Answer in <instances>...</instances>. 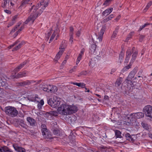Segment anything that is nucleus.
<instances>
[{
    "instance_id": "nucleus-8",
    "label": "nucleus",
    "mask_w": 152,
    "mask_h": 152,
    "mask_svg": "<svg viewBox=\"0 0 152 152\" xmlns=\"http://www.w3.org/2000/svg\"><path fill=\"white\" fill-rule=\"evenodd\" d=\"M124 135L126 140L129 141L130 142H133L136 139V137L134 135H131L129 133H124L123 134Z\"/></svg>"
},
{
    "instance_id": "nucleus-37",
    "label": "nucleus",
    "mask_w": 152,
    "mask_h": 152,
    "mask_svg": "<svg viewBox=\"0 0 152 152\" xmlns=\"http://www.w3.org/2000/svg\"><path fill=\"white\" fill-rule=\"evenodd\" d=\"M118 31V29H116L114 31L112 36V38H115L116 37L117 35V33Z\"/></svg>"
},
{
    "instance_id": "nucleus-29",
    "label": "nucleus",
    "mask_w": 152,
    "mask_h": 152,
    "mask_svg": "<svg viewBox=\"0 0 152 152\" xmlns=\"http://www.w3.org/2000/svg\"><path fill=\"white\" fill-rule=\"evenodd\" d=\"M63 50H59V52H58L57 54L56 58H57V59H58L60 58V57L62 54L63 53Z\"/></svg>"
},
{
    "instance_id": "nucleus-20",
    "label": "nucleus",
    "mask_w": 152,
    "mask_h": 152,
    "mask_svg": "<svg viewBox=\"0 0 152 152\" xmlns=\"http://www.w3.org/2000/svg\"><path fill=\"white\" fill-rule=\"evenodd\" d=\"M27 4H32V2L31 0H23L21 2V6H24Z\"/></svg>"
},
{
    "instance_id": "nucleus-46",
    "label": "nucleus",
    "mask_w": 152,
    "mask_h": 152,
    "mask_svg": "<svg viewBox=\"0 0 152 152\" xmlns=\"http://www.w3.org/2000/svg\"><path fill=\"white\" fill-rule=\"evenodd\" d=\"M56 36V33H55V32L54 31L53 33V34L52 35L50 39V41H52V40H53L55 37Z\"/></svg>"
},
{
    "instance_id": "nucleus-38",
    "label": "nucleus",
    "mask_w": 152,
    "mask_h": 152,
    "mask_svg": "<svg viewBox=\"0 0 152 152\" xmlns=\"http://www.w3.org/2000/svg\"><path fill=\"white\" fill-rule=\"evenodd\" d=\"M150 24L149 23H147L145 24L144 25H142V26H141L139 28L138 31H141L142 29L144 28L145 27L149 25Z\"/></svg>"
},
{
    "instance_id": "nucleus-25",
    "label": "nucleus",
    "mask_w": 152,
    "mask_h": 152,
    "mask_svg": "<svg viewBox=\"0 0 152 152\" xmlns=\"http://www.w3.org/2000/svg\"><path fill=\"white\" fill-rule=\"evenodd\" d=\"M72 84L74 85H76L79 87H80L82 88H85V84L83 83H77L72 82Z\"/></svg>"
},
{
    "instance_id": "nucleus-10",
    "label": "nucleus",
    "mask_w": 152,
    "mask_h": 152,
    "mask_svg": "<svg viewBox=\"0 0 152 152\" xmlns=\"http://www.w3.org/2000/svg\"><path fill=\"white\" fill-rule=\"evenodd\" d=\"M35 81L33 80H26V81L20 82L19 83L21 86H24L26 85H29L31 84L35 83Z\"/></svg>"
},
{
    "instance_id": "nucleus-50",
    "label": "nucleus",
    "mask_w": 152,
    "mask_h": 152,
    "mask_svg": "<svg viewBox=\"0 0 152 152\" xmlns=\"http://www.w3.org/2000/svg\"><path fill=\"white\" fill-rule=\"evenodd\" d=\"M7 0H4V2L3 4H2V6L3 8H4L7 4Z\"/></svg>"
},
{
    "instance_id": "nucleus-35",
    "label": "nucleus",
    "mask_w": 152,
    "mask_h": 152,
    "mask_svg": "<svg viewBox=\"0 0 152 152\" xmlns=\"http://www.w3.org/2000/svg\"><path fill=\"white\" fill-rule=\"evenodd\" d=\"M56 112L55 111H52L49 112H47L46 114H49V115H56Z\"/></svg>"
},
{
    "instance_id": "nucleus-7",
    "label": "nucleus",
    "mask_w": 152,
    "mask_h": 152,
    "mask_svg": "<svg viewBox=\"0 0 152 152\" xmlns=\"http://www.w3.org/2000/svg\"><path fill=\"white\" fill-rule=\"evenodd\" d=\"M18 44V45L16 47L13 48L12 50L15 51L17 50L20 48L21 46L25 44V42L24 41H22L20 42L19 39L17 40L13 45H10V48L13 47L15 45Z\"/></svg>"
},
{
    "instance_id": "nucleus-2",
    "label": "nucleus",
    "mask_w": 152,
    "mask_h": 152,
    "mask_svg": "<svg viewBox=\"0 0 152 152\" xmlns=\"http://www.w3.org/2000/svg\"><path fill=\"white\" fill-rule=\"evenodd\" d=\"M77 110V107L74 106H70L63 104L57 109L58 112L62 115H70L76 112Z\"/></svg>"
},
{
    "instance_id": "nucleus-61",
    "label": "nucleus",
    "mask_w": 152,
    "mask_h": 152,
    "mask_svg": "<svg viewBox=\"0 0 152 152\" xmlns=\"http://www.w3.org/2000/svg\"><path fill=\"white\" fill-rule=\"evenodd\" d=\"M121 17V16L120 15L118 16H117V17L115 19V20L117 21H118V20L120 19V18Z\"/></svg>"
},
{
    "instance_id": "nucleus-5",
    "label": "nucleus",
    "mask_w": 152,
    "mask_h": 152,
    "mask_svg": "<svg viewBox=\"0 0 152 152\" xmlns=\"http://www.w3.org/2000/svg\"><path fill=\"white\" fill-rule=\"evenodd\" d=\"M144 114L142 112H138L137 113L131 114L130 116L128 117L129 119L130 120V122L133 123L134 122H136V119L144 117Z\"/></svg>"
},
{
    "instance_id": "nucleus-17",
    "label": "nucleus",
    "mask_w": 152,
    "mask_h": 152,
    "mask_svg": "<svg viewBox=\"0 0 152 152\" xmlns=\"http://www.w3.org/2000/svg\"><path fill=\"white\" fill-rule=\"evenodd\" d=\"M13 147L15 151L18 152H25V149L20 147L18 146L16 144H14L13 145Z\"/></svg>"
},
{
    "instance_id": "nucleus-47",
    "label": "nucleus",
    "mask_w": 152,
    "mask_h": 152,
    "mask_svg": "<svg viewBox=\"0 0 152 152\" xmlns=\"http://www.w3.org/2000/svg\"><path fill=\"white\" fill-rule=\"evenodd\" d=\"M69 34H72V35H73V31H74V28L72 27H70L69 28Z\"/></svg>"
},
{
    "instance_id": "nucleus-63",
    "label": "nucleus",
    "mask_w": 152,
    "mask_h": 152,
    "mask_svg": "<svg viewBox=\"0 0 152 152\" xmlns=\"http://www.w3.org/2000/svg\"><path fill=\"white\" fill-rule=\"evenodd\" d=\"M51 34V32H49L48 33V36L47 38L48 39V40L49 39V37L50 35Z\"/></svg>"
},
{
    "instance_id": "nucleus-52",
    "label": "nucleus",
    "mask_w": 152,
    "mask_h": 152,
    "mask_svg": "<svg viewBox=\"0 0 152 152\" xmlns=\"http://www.w3.org/2000/svg\"><path fill=\"white\" fill-rule=\"evenodd\" d=\"M25 22L23 24L21 27L18 30V31L20 32L24 28V25L26 24L25 23Z\"/></svg>"
},
{
    "instance_id": "nucleus-22",
    "label": "nucleus",
    "mask_w": 152,
    "mask_h": 152,
    "mask_svg": "<svg viewBox=\"0 0 152 152\" xmlns=\"http://www.w3.org/2000/svg\"><path fill=\"white\" fill-rule=\"evenodd\" d=\"M65 40H63L61 44L60 45L59 47V49L60 50H63V52H64L65 49L66 48V43H65Z\"/></svg>"
},
{
    "instance_id": "nucleus-23",
    "label": "nucleus",
    "mask_w": 152,
    "mask_h": 152,
    "mask_svg": "<svg viewBox=\"0 0 152 152\" xmlns=\"http://www.w3.org/2000/svg\"><path fill=\"white\" fill-rule=\"evenodd\" d=\"M57 88L56 86L50 85V88L49 89V93H55L57 91Z\"/></svg>"
},
{
    "instance_id": "nucleus-30",
    "label": "nucleus",
    "mask_w": 152,
    "mask_h": 152,
    "mask_svg": "<svg viewBox=\"0 0 152 152\" xmlns=\"http://www.w3.org/2000/svg\"><path fill=\"white\" fill-rule=\"evenodd\" d=\"M142 126L145 129L147 130L148 129V124L145 122H142L141 123Z\"/></svg>"
},
{
    "instance_id": "nucleus-54",
    "label": "nucleus",
    "mask_w": 152,
    "mask_h": 152,
    "mask_svg": "<svg viewBox=\"0 0 152 152\" xmlns=\"http://www.w3.org/2000/svg\"><path fill=\"white\" fill-rule=\"evenodd\" d=\"M38 102V103L40 105L41 107L44 104V101L42 99L40 101Z\"/></svg>"
},
{
    "instance_id": "nucleus-39",
    "label": "nucleus",
    "mask_w": 152,
    "mask_h": 152,
    "mask_svg": "<svg viewBox=\"0 0 152 152\" xmlns=\"http://www.w3.org/2000/svg\"><path fill=\"white\" fill-rule=\"evenodd\" d=\"M20 24H18V25H16V26L12 30L11 32H10V33H13L14 32H15L17 29V28L20 25Z\"/></svg>"
},
{
    "instance_id": "nucleus-18",
    "label": "nucleus",
    "mask_w": 152,
    "mask_h": 152,
    "mask_svg": "<svg viewBox=\"0 0 152 152\" xmlns=\"http://www.w3.org/2000/svg\"><path fill=\"white\" fill-rule=\"evenodd\" d=\"M115 133L116 138H122V141L120 142L121 143L123 142L125 140H123V138L121 135V132L119 131L116 130L115 131Z\"/></svg>"
},
{
    "instance_id": "nucleus-36",
    "label": "nucleus",
    "mask_w": 152,
    "mask_h": 152,
    "mask_svg": "<svg viewBox=\"0 0 152 152\" xmlns=\"http://www.w3.org/2000/svg\"><path fill=\"white\" fill-rule=\"evenodd\" d=\"M124 53H123L122 51L120 52L119 59L120 61V62L121 63V61L124 58Z\"/></svg>"
},
{
    "instance_id": "nucleus-13",
    "label": "nucleus",
    "mask_w": 152,
    "mask_h": 152,
    "mask_svg": "<svg viewBox=\"0 0 152 152\" xmlns=\"http://www.w3.org/2000/svg\"><path fill=\"white\" fill-rule=\"evenodd\" d=\"M27 74V72L26 71H24L19 72L16 75H15H15H12V77L13 78H18L25 77L26 76Z\"/></svg>"
},
{
    "instance_id": "nucleus-32",
    "label": "nucleus",
    "mask_w": 152,
    "mask_h": 152,
    "mask_svg": "<svg viewBox=\"0 0 152 152\" xmlns=\"http://www.w3.org/2000/svg\"><path fill=\"white\" fill-rule=\"evenodd\" d=\"M131 63H130L129 64L125 67H124V68L122 69V71L123 72H124L125 71H127L129 69L131 68Z\"/></svg>"
},
{
    "instance_id": "nucleus-41",
    "label": "nucleus",
    "mask_w": 152,
    "mask_h": 152,
    "mask_svg": "<svg viewBox=\"0 0 152 152\" xmlns=\"http://www.w3.org/2000/svg\"><path fill=\"white\" fill-rule=\"evenodd\" d=\"M18 18V15H16L12 17V20L14 21L15 23L16 22V19Z\"/></svg>"
},
{
    "instance_id": "nucleus-31",
    "label": "nucleus",
    "mask_w": 152,
    "mask_h": 152,
    "mask_svg": "<svg viewBox=\"0 0 152 152\" xmlns=\"http://www.w3.org/2000/svg\"><path fill=\"white\" fill-rule=\"evenodd\" d=\"M32 97L33 98V101H37V102H39L40 99L39 98H38V96L37 95H33Z\"/></svg>"
},
{
    "instance_id": "nucleus-42",
    "label": "nucleus",
    "mask_w": 152,
    "mask_h": 152,
    "mask_svg": "<svg viewBox=\"0 0 152 152\" xmlns=\"http://www.w3.org/2000/svg\"><path fill=\"white\" fill-rule=\"evenodd\" d=\"M87 74V72L86 71H83L80 72L78 75V77H80L82 75H86Z\"/></svg>"
},
{
    "instance_id": "nucleus-62",
    "label": "nucleus",
    "mask_w": 152,
    "mask_h": 152,
    "mask_svg": "<svg viewBox=\"0 0 152 152\" xmlns=\"http://www.w3.org/2000/svg\"><path fill=\"white\" fill-rule=\"evenodd\" d=\"M85 51V49L84 48L82 49L80 52V53L82 54L83 55V54L84 52Z\"/></svg>"
},
{
    "instance_id": "nucleus-49",
    "label": "nucleus",
    "mask_w": 152,
    "mask_h": 152,
    "mask_svg": "<svg viewBox=\"0 0 152 152\" xmlns=\"http://www.w3.org/2000/svg\"><path fill=\"white\" fill-rule=\"evenodd\" d=\"M81 32V29H80V30H79L78 31H77L76 34V36L77 37H79L80 34Z\"/></svg>"
},
{
    "instance_id": "nucleus-15",
    "label": "nucleus",
    "mask_w": 152,
    "mask_h": 152,
    "mask_svg": "<svg viewBox=\"0 0 152 152\" xmlns=\"http://www.w3.org/2000/svg\"><path fill=\"white\" fill-rule=\"evenodd\" d=\"M40 86L41 89H42L44 91L49 93V89L50 88V85L43 84L42 85H40Z\"/></svg>"
},
{
    "instance_id": "nucleus-55",
    "label": "nucleus",
    "mask_w": 152,
    "mask_h": 152,
    "mask_svg": "<svg viewBox=\"0 0 152 152\" xmlns=\"http://www.w3.org/2000/svg\"><path fill=\"white\" fill-rule=\"evenodd\" d=\"M38 102V103L40 105L41 107L44 104V101L42 99L40 101Z\"/></svg>"
},
{
    "instance_id": "nucleus-57",
    "label": "nucleus",
    "mask_w": 152,
    "mask_h": 152,
    "mask_svg": "<svg viewBox=\"0 0 152 152\" xmlns=\"http://www.w3.org/2000/svg\"><path fill=\"white\" fill-rule=\"evenodd\" d=\"M109 20H109L108 18V17H107V18H106L104 19L103 20V23H105V22L108 21Z\"/></svg>"
},
{
    "instance_id": "nucleus-11",
    "label": "nucleus",
    "mask_w": 152,
    "mask_h": 152,
    "mask_svg": "<svg viewBox=\"0 0 152 152\" xmlns=\"http://www.w3.org/2000/svg\"><path fill=\"white\" fill-rule=\"evenodd\" d=\"M27 63V61H25L23 63L21 64L17 67L14 69V72H15V74H16L17 72L19 71Z\"/></svg>"
},
{
    "instance_id": "nucleus-1",
    "label": "nucleus",
    "mask_w": 152,
    "mask_h": 152,
    "mask_svg": "<svg viewBox=\"0 0 152 152\" xmlns=\"http://www.w3.org/2000/svg\"><path fill=\"white\" fill-rule=\"evenodd\" d=\"M48 2L44 3V0H42L40 3L37 4L35 6L34 5L32 6L29 10L30 12L32 11L34 14L31 15L25 22V23L27 24L29 22L33 23L37 16L42 13L43 11L48 5Z\"/></svg>"
},
{
    "instance_id": "nucleus-24",
    "label": "nucleus",
    "mask_w": 152,
    "mask_h": 152,
    "mask_svg": "<svg viewBox=\"0 0 152 152\" xmlns=\"http://www.w3.org/2000/svg\"><path fill=\"white\" fill-rule=\"evenodd\" d=\"M113 10V8H110L109 9H107L103 12L102 13V15L103 16H104L106 14H107V15H108L110 14L112 11Z\"/></svg>"
},
{
    "instance_id": "nucleus-26",
    "label": "nucleus",
    "mask_w": 152,
    "mask_h": 152,
    "mask_svg": "<svg viewBox=\"0 0 152 152\" xmlns=\"http://www.w3.org/2000/svg\"><path fill=\"white\" fill-rule=\"evenodd\" d=\"M122 81V80L121 77H119L117 79L116 81L115 86L117 87L121 85Z\"/></svg>"
},
{
    "instance_id": "nucleus-64",
    "label": "nucleus",
    "mask_w": 152,
    "mask_h": 152,
    "mask_svg": "<svg viewBox=\"0 0 152 152\" xmlns=\"http://www.w3.org/2000/svg\"><path fill=\"white\" fill-rule=\"evenodd\" d=\"M104 99L105 100L108 99H109V97L105 95L104 96Z\"/></svg>"
},
{
    "instance_id": "nucleus-40",
    "label": "nucleus",
    "mask_w": 152,
    "mask_h": 152,
    "mask_svg": "<svg viewBox=\"0 0 152 152\" xmlns=\"http://www.w3.org/2000/svg\"><path fill=\"white\" fill-rule=\"evenodd\" d=\"M152 4V1H151L147 4L146 7L144 9V10H145L146 11L147 10L148 8L151 6Z\"/></svg>"
},
{
    "instance_id": "nucleus-53",
    "label": "nucleus",
    "mask_w": 152,
    "mask_h": 152,
    "mask_svg": "<svg viewBox=\"0 0 152 152\" xmlns=\"http://www.w3.org/2000/svg\"><path fill=\"white\" fill-rule=\"evenodd\" d=\"M15 23L14 21H13L12 20V21L8 24V27H9L11 26Z\"/></svg>"
},
{
    "instance_id": "nucleus-28",
    "label": "nucleus",
    "mask_w": 152,
    "mask_h": 152,
    "mask_svg": "<svg viewBox=\"0 0 152 152\" xmlns=\"http://www.w3.org/2000/svg\"><path fill=\"white\" fill-rule=\"evenodd\" d=\"M3 152H13L12 151L6 146H3Z\"/></svg>"
},
{
    "instance_id": "nucleus-34",
    "label": "nucleus",
    "mask_w": 152,
    "mask_h": 152,
    "mask_svg": "<svg viewBox=\"0 0 152 152\" xmlns=\"http://www.w3.org/2000/svg\"><path fill=\"white\" fill-rule=\"evenodd\" d=\"M83 54L80 53H79V56L77 58L76 61V64H77L79 63L80 60L81 59Z\"/></svg>"
},
{
    "instance_id": "nucleus-59",
    "label": "nucleus",
    "mask_w": 152,
    "mask_h": 152,
    "mask_svg": "<svg viewBox=\"0 0 152 152\" xmlns=\"http://www.w3.org/2000/svg\"><path fill=\"white\" fill-rule=\"evenodd\" d=\"M4 12L8 14H10L11 13V11L7 10H4Z\"/></svg>"
},
{
    "instance_id": "nucleus-44",
    "label": "nucleus",
    "mask_w": 152,
    "mask_h": 152,
    "mask_svg": "<svg viewBox=\"0 0 152 152\" xmlns=\"http://www.w3.org/2000/svg\"><path fill=\"white\" fill-rule=\"evenodd\" d=\"M73 35H72V34H69L70 38H69V41L71 42V43L72 44L73 42Z\"/></svg>"
},
{
    "instance_id": "nucleus-21",
    "label": "nucleus",
    "mask_w": 152,
    "mask_h": 152,
    "mask_svg": "<svg viewBox=\"0 0 152 152\" xmlns=\"http://www.w3.org/2000/svg\"><path fill=\"white\" fill-rule=\"evenodd\" d=\"M131 55V52L130 49H128L126 51V56L125 58V62L127 63Z\"/></svg>"
},
{
    "instance_id": "nucleus-16",
    "label": "nucleus",
    "mask_w": 152,
    "mask_h": 152,
    "mask_svg": "<svg viewBox=\"0 0 152 152\" xmlns=\"http://www.w3.org/2000/svg\"><path fill=\"white\" fill-rule=\"evenodd\" d=\"M105 27H102L101 29L100 30V33H99L98 39H99V41L100 42L102 41L103 36L105 31Z\"/></svg>"
},
{
    "instance_id": "nucleus-3",
    "label": "nucleus",
    "mask_w": 152,
    "mask_h": 152,
    "mask_svg": "<svg viewBox=\"0 0 152 152\" xmlns=\"http://www.w3.org/2000/svg\"><path fill=\"white\" fill-rule=\"evenodd\" d=\"M5 112L7 114L12 117L16 116L18 114V111L15 108L10 106L5 108Z\"/></svg>"
},
{
    "instance_id": "nucleus-4",
    "label": "nucleus",
    "mask_w": 152,
    "mask_h": 152,
    "mask_svg": "<svg viewBox=\"0 0 152 152\" xmlns=\"http://www.w3.org/2000/svg\"><path fill=\"white\" fill-rule=\"evenodd\" d=\"M48 104L53 108L58 107L60 104V102L58 100L56 96L48 99Z\"/></svg>"
},
{
    "instance_id": "nucleus-60",
    "label": "nucleus",
    "mask_w": 152,
    "mask_h": 152,
    "mask_svg": "<svg viewBox=\"0 0 152 152\" xmlns=\"http://www.w3.org/2000/svg\"><path fill=\"white\" fill-rule=\"evenodd\" d=\"M20 32L19 31H18H18H16L15 33V34H14V38H15V37H16L17 35H18V34L19 33H20Z\"/></svg>"
},
{
    "instance_id": "nucleus-56",
    "label": "nucleus",
    "mask_w": 152,
    "mask_h": 152,
    "mask_svg": "<svg viewBox=\"0 0 152 152\" xmlns=\"http://www.w3.org/2000/svg\"><path fill=\"white\" fill-rule=\"evenodd\" d=\"M144 37H145V36L144 35H140V37H139L140 41V42H141L142 41L143 39L144 38Z\"/></svg>"
},
{
    "instance_id": "nucleus-43",
    "label": "nucleus",
    "mask_w": 152,
    "mask_h": 152,
    "mask_svg": "<svg viewBox=\"0 0 152 152\" xmlns=\"http://www.w3.org/2000/svg\"><path fill=\"white\" fill-rule=\"evenodd\" d=\"M134 32H131V33H129L126 39V41H128L129 39L132 37V34Z\"/></svg>"
},
{
    "instance_id": "nucleus-45",
    "label": "nucleus",
    "mask_w": 152,
    "mask_h": 152,
    "mask_svg": "<svg viewBox=\"0 0 152 152\" xmlns=\"http://www.w3.org/2000/svg\"><path fill=\"white\" fill-rule=\"evenodd\" d=\"M110 1V0H106L103 4V5L105 6H107L109 4V2Z\"/></svg>"
},
{
    "instance_id": "nucleus-9",
    "label": "nucleus",
    "mask_w": 152,
    "mask_h": 152,
    "mask_svg": "<svg viewBox=\"0 0 152 152\" xmlns=\"http://www.w3.org/2000/svg\"><path fill=\"white\" fill-rule=\"evenodd\" d=\"M137 72V71L135 69H133L129 75L126 80L128 81H131L132 79L134 77L135 74Z\"/></svg>"
},
{
    "instance_id": "nucleus-14",
    "label": "nucleus",
    "mask_w": 152,
    "mask_h": 152,
    "mask_svg": "<svg viewBox=\"0 0 152 152\" xmlns=\"http://www.w3.org/2000/svg\"><path fill=\"white\" fill-rule=\"evenodd\" d=\"M42 134L45 138H50L48 134V132L47 131L46 128H43L41 129Z\"/></svg>"
},
{
    "instance_id": "nucleus-27",
    "label": "nucleus",
    "mask_w": 152,
    "mask_h": 152,
    "mask_svg": "<svg viewBox=\"0 0 152 152\" xmlns=\"http://www.w3.org/2000/svg\"><path fill=\"white\" fill-rule=\"evenodd\" d=\"M137 54L138 52L137 51H135L133 53L132 56V58L131 60V63H132L135 60L136 57L137 55Z\"/></svg>"
},
{
    "instance_id": "nucleus-6",
    "label": "nucleus",
    "mask_w": 152,
    "mask_h": 152,
    "mask_svg": "<svg viewBox=\"0 0 152 152\" xmlns=\"http://www.w3.org/2000/svg\"><path fill=\"white\" fill-rule=\"evenodd\" d=\"M143 111L146 116L152 121V107L150 105L145 106L143 109Z\"/></svg>"
},
{
    "instance_id": "nucleus-33",
    "label": "nucleus",
    "mask_w": 152,
    "mask_h": 152,
    "mask_svg": "<svg viewBox=\"0 0 152 152\" xmlns=\"http://www.w3.org/2000/svg\"><path fill=\"white\" fill-rule=\"evenodd\" d=\"M19 125L23 128L26 129L28 128V126L27 124H26L25 122L21 123L19 124Z\"/></svg>"
},
{
    "instance_id": "nucleus-12",
    "label": "nucleus",
    "mask_w": 152,
    "mask_h": 152,
    "mask_svg": "<svg viewBox=\"0 0 152 152\" xmlns=\"http://www.w3.org/2000/svg\"><path fill=\"white\" fill-rule=\"evenodd\" d=\"M26 120L30 126H36V121L34 119L30 117H28L27 118Z\"/></svg>"
},
{
    "instance_id": "nucleus-19",
    "label": "nucleus",
    "mask_w": 152,
    "mask_h": 152,
    "mask_svg": "<svg viewBox=\"0 0 152 152\" xmlns=\"http://www.w3.org/2000/svg\"><path fill=\"white\" fill-rule=\"evenodd\" d=\"M96 45L95 44L91 45L90 48L89 53L91 54H94L96 49Z\"/></svg>"
},
{
    "instance_id": "nucleus-51",
    "label": "nucleus",
    "mask_w": 152,
    "mask_h": 152,
    "mask_svg": "<svg viewBox=\"0 0 152 152\" xmlns=\"http://www.w3.org/2000/svg\"><path fill=\"white\" fill-rule=\"evenodd\" d=\"M24 122L25 121L23 119H18V123L19 125Z\"/></svg>"
},
{
    "instance_id": "nucleus-58",
    "label": "nucleus",
    "mask_w": 152,
    "mask_h": 152,
    "mask_svg": "<svg viewBox=\"0 0 152 152\" xmlns=\"http://www.w3.org/2000/svg\"><path fill=\"white\" fill-rule=\"evenodd\" d=\"M114 15L113 14L110 15L108 18L109 20H110L112 18L114 17Z\"/></svg>"
},
{
    "instance_id": "nucleus-48",
    "label": "nucleus",
    "mask_w": 152,
    "mask_h": 152,
    "mask_svg": "<svg viewBox=\"0 0 152 152\" xmlns=\"http://www.w3.org/2000/svg\"><path fill=\"white\" fill-rule=\"evenodd\" d=\"M59 131L57 129H54L53 130V132L54 134L57 135L59 133Z\"/></svg>"
}]
</instances>
